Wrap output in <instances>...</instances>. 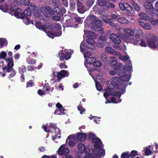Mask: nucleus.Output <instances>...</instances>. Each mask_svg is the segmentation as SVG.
<instances>
[{"label":"nucleus","mask_w":158,"mask_h":158,"mask_svg":"<svg viewBox=\"0 0 158 158\" xmlns=\"http://www.w3.org/2000/svg\"><path fill=\"white\" fill-rule=\"evenodd\" d=\"M128 65L124 66L122 70H121L117 73L119 77H112L111 80L113 83V87L109 86L110 89H112L115 87L116 89H119L121 90L120 92H114L112 93V95L117 98L120 102L121 99H120L121 95L126 91V88L127 86V82L128 81ZM109 86L110 85H109Z\"/></svg>","instance_id":"f257e3e1"},{"label":"nucleus","mask_w":158,"mask_h":158,"mask_svg":"<svg viewBox=\"0 0 158 158\" xmlns=\"http://www.w3.org/2000/svg\"><path fill=\"white\" fill-rule=\"evenodd\" d=\"M85 25L87 27H91L92 30L95 31H101L102 28V21L96 19L94 15H90L88 16L84 22Z\"/></svg>","instance_id":"f03ea898"},{"label":"nucleus","mask_w":158,"mask_h":158,"mask_svg":"<svg viewBox=\"0 0 158 158\" xmlns=\"http://www.w3.org/2000/svg\"><path fill=\"white\" fill-rule=\"evenodd\" d=\"M92 142L94 143V148L92 151V153L95 158H98L100 156H103L105 154L104 149H101L102 143L101 140L98 137L93 138Z\"/></svg>","instance_id":"7ed1b4c3"},{"label":"nucleus","mask_w":158,"mask_h":158,"mask_svg":"<svg viewBox=\"0 0 158 158\" xmlns=\"http://www.w3.org/2000/svg\"><path fill=\"white\" fill-rule=\"evenodd\" d=\"M129 40L135 45H137L141 40L139 31L129 29Z\"/></svg>","instance_id":"20e7f679"},{"label":"nucleus","mask_w":158,"mask_h":158,"mask_svg":"<svg viewBox=\"0 0 158 158\" xmlns=\"http://www.w3.org/2000/svg\"><path fill=\"white\" fill-rule=\"evenodd\" d=\"M54 9V15L52 16V19L54 20L59 21L61 19L60 17L66 12L65 10L64 7L61 9L58 7L55 8Z\"/></svg>","instance_id":"39448f33"},{"label":"nucleus","mask_w":158,"mask_h":158,"mask_svg":"<svg viewBox=\"0 0 158 158\" xmlns=\"http://www.w3.org/2000/svg\"><path fill=\"white\" fill-rule=\"evenodd\" d=\"M61 28V25L60 23H53L48 26V29L55 32L56 35L58 37L60 36L62 34Z\"/></svg>","instance_id":"423d86ee"},{"label":"nucleus","mask_w":158,"mask_h":158,"mask_svg":"<svg viewBox=\"0 0 158 158\" xmlns=\"http://www.w3.org/2000/svg\"><path fill=\"white\" fill-rule=\"evenodd\" d=\"M147 42L149 47L152 49L155 50L158 48V38L155 36H153L151 38H148Z\"/></svg>","instance_id":"0eeeda50"},{"label":"nucleus","mask_w":158,"mask_h":158,"mask_svg":"<svg viewBox=\"0 0 158 158\" xmlns=\"http://www.w3.org/2000/svg\"><path fill=\"white\" fill-rule=\"evenodd\" d=\"M86 42L89 44L91 45V47H89L88 48V46L86 45V44H81L80 46V50L82 52H85L86 50V48H89L92 50H93L94 49V47L93 46L92 44H94L95 43V41L94 40V39L90 38H88L87 39Z\"/></svg>","instance_id":"6e6552de"},{"label":"nucleus","mask_w":158,"mask_h":158,"mask_svg":"<svg viewBox=\"0 0 158 158\" xmlns=\"http://www.w3.org/2000/svg\"><path fill=\"white\" fill-rule=\"evenodd\" d=\"M40 10L43 14L46 17H49L53 14L54 10L49 6H42Z\"/></svg>","instance_id":"1a4fd4ad"},{"label":"nucleus","mask_w":158,"mask_h":158,"mask_svg":"<svg viewBox=\"0 0 158 158\" xmlns=\"http://www.w3.org/2000/svg\"><path fill=\"white\" fill-rule=\"evenodd\" d=\"M143 6L145 9L146 12L152 15H153L154 13H156V10L150 2H145L144 3Z\"/></svg>","instance_id":"9d476101"},{"label":"nucleus","mask_w":158,"mask_h":158,"mask_svg":"<svg viewBox=\"0 0 158 158\" xmlns=\"http://www.w3.org/2000/svg\"><path fill=\"white\" fill-rule=\"evenodd\" d=\"M53 74L55 77H57V81L60 82L63 77H68L69 73L65 70H62L60 72H54Z\"/></svg>","instance_id":"9b49d317"},{"label":"nucleus","mask_w":158,"mask_h":158,"mask_svg":"<svg viewBox=\"0 0 158 158\" xmlns=\"http://www.w3.org/2000/svg\"><path fill=\"white\" fill-rule=\"evenodd\" d=\"M58 56L60 60L61 61H64V60L69 59L71 57V54L67 50H62L61 52L58 53Z\"/></svg>","instance_id":"f8f14e48"},{"label":"nucleus","mask_w":158,"mask_h":158,"mask_svg":"<svg viewBox=\"0 0 158 158\" xmlns=\"http://www.w3.org/2000/svg\"><path fill=\"white\" fill-rule=\"evenodd\" d=\"M5 60L7 64V66H5L2 68L3 70H6V72H9L10 69L12 68L14 65V60L13 57H9L6 58Z\"/></svg>","instance_id":"ddd939ff"},{"label":"nucleus","mask_w":158,"mask_h":158,"mask_svg":"<svg viewBox=\"0 0 158 158\" xmlns=\"http://www.w3.org/2000/svg\"><path fill=\"white\" fill-rule=\"evenodd\" d=\"M69 152V149L65 148L64 144L61 145L57 151L59 155H64L65 156L67 155Z\"/></svg>","instance_id":"4468645a"},{"label":"nucleus","mask_w":158,"mask_h":158,"mask_svg":"<svg viewBox=\"0 0 158 158\" xmlns=\"http://www.w3.org/2000/svg\"><path fill=\"white\" fill-rule=\"evenodd\" d=\"M31 14V10L29 8L26 9L24 11L20 14V16H19V19H23L26 18L28 20V18H27L28 16H30Z\"/></svg>","instance_id":"2eb2a0df"},{"label":"nucleus","mask_w":158,"mask_h":158,"mask_svg":"<svg viewBox=\"0 0 158 158\" xmlns=\"http://www.w3.org/2000/svg\"><path fill=\"white\" fill-rule=\"evenodd\" d=\"M77 10L81 14H83L86 10V7L83 3L79 0L77 2Z\"/></svg>","instance_id":"dca6fc26"},{"label":"nucleus","mask_w":158,"mask_h":158,"mask_svg":"<svg viewBox=\"0 0 158 158\" xmlns=\"http://www.w3.org/2000/svg\"><path fill=\"white\" fill-rule=\"evenodd\" d=\"M109 37L113 43L117 44H119L121 40L119 36L114 33H111L109 35Z\"/></svg>","instance_id":"f3484780"},{"label":"nucleus","mask_w":158,"mask_h":158,"mask_svg":"<svg viewBox=\"0 0 158 158\" xmlns=\"http://www.w3.org/2000/svg\"><path fill=\"white\" fill-rule=\"evenodd\" d=\"M35 26L36 27L40 30H41L44 32L46 31L47 29H48L47 25H43L42 23L40 21L37 22L35 23Z\"/></svg>","instance_id":"a211bd4d"},{"label":"nucleus","mask_w":158,"mask_h":158,"mask_svg":"<svg viewBox=\"0 0 158 158\" xmlns=\"http://www.w3.org/2000/svg\"><path fill=\"white\" fill-rule=\"evenodd\" d=\"M92 59H93V60H95V59L94 57L88 58L87 61H88V63L89 64H93V66L97 67H99L101 66V65H102V64L100 61H93V60H92L91 61L90 60H91Z\"/></svg>","instance_id":"6ab92c4d"},{"label":"nucleus","mask_w":158,"mask_h":158,"mask_svg":"<svg viewBox=\"0 0 158 158\" xmlns=\"http://www.w3.org/2000/svg\"><path fill=\"white\" fill-rule=\"evenodd\" d=\"M105 51L106 52L112 54L114 55H119L120 53L114 50L112 48L110 47H106L105 49Z\"/></svg>","instance_id":"aec40b11"},{"label":"nucleus","mask_w":158,"mask_h":158,"mask_svg":"<svg viewBox=\"0 0 158 158\" xmlns=\"http://www.w3.org/2000/svg\"><path fill=\"white\" fill-rule=\"evenodd\" d=\"M112 58V57H108V55L106 53H102L100 56L101 60L105 63H107L110 59Z\"/></svg>","instance_id":"412c9836"},{"label":"nucleus","mask_w":158,"mask_h":158,"mask_svg":"<svg viewBox=\"0 0 158 158\" xmlns=\"http://www.w3.org/2000/svg\"><path fill=\"white\" fill-rule=\"evenodd\" d=\"M78 149L80 153L86 154L87 153L86 147L82 143H80L78 145Z\"/></svg>","instance_id":"4be33fe9"},{"label":"nucleus","mask_w":158,"mask_h":158,"mask_svg":"<svg viewBox=\"0 0 158 158\" xmlns=\"http://www.w3.org/2000/svg\"><path fill=\"white\" fill-rule=\"evenodd\" d=\"M76 139V137L75 136H73L71 135H70L68 136V137L66 142H67V141L69 140L70 139V140L68 143V144L70 147H73L74 146L76 143L73 140H74L75 139Z\"/></svg>","instance_id":"5701e85b"},{"label":"nucleus","mask_w":158,"mask_h":158,"mask_svg":"<svg viewBox=\"0 0 158 158\" xmlns=\"http://www.w3.org/2000/svg\"><path fill=\"white\" fill-rule=\"evenodd\" d=\"M77 139L80 141H84L86 139L87 136L85 134L78 132L77 134Z\"/></svg>","instance_id":"b1692460"},{"label":"nucleus","mask_w":158,"mask_h":158,"mask_svg":"<svg viewBox=\"0 0 158 158\" xmlns=\"http://www.w3.org/2000/svg\"><path fill=\"white\" fill-rule=\"evenodd\" d=\"M139 24L143 27L144 29L148 30H150L151 29L152 27L151 25L148 23L143 22L142 21H139Z\"/></svg>","instance_id":"393cba45"},{"label":"nucleus","mask_w":158,"mask_h":158,"mask_svg":"<svg viewBox=\"0 0 158 158\" xmlns=\"http://www.w3.org/2000/svg\"><path fill=\"white\" fill-rule=\"evenodd\" d=\"M11 10L14 12V16L19 18V17L20 16V14L22 11L21 9L20 8H17L16 9H14L12 8H11Z\"/></svg>","instance_id":"a878e982"},{"label":"nucleus","mask_w":158,"mask_h":158,"mask_svg":"<svg viewBox=\"0 0 158 158\" xmlns=\"http://www.w3.org/2000/svg\"><path fill=\"white\" fill-rule=\"evenodd\" d=\"M48 30L47 29V30L45 32L46 33L49 37L53 39L54 37L57 36L56 35V34L55 33V32H53L52 31L50 30V31H48Z\"/></svg>","instance_id":"bb28decb"},{"label":"nucleus","mask_w":158,"mask_h":158,"mask_svg":"<svg viewBox=\"0 0 158 158\" xmlns=\"http://www.w3.org/2000/svg\"><path fill=\"white\" fill-rule=\"evenodd\" d=\"M26 67L24 65H22L21 67L19 68V73H21V77H23V79L24 80V73L26 71Z\"/></svg>","instance_id":"cd10ccee"},{"label":"nucleus","mask_w":158,"mask_h":158,"mask_svg":"<svg viewBox=\"0 0 158 158\" xmlns=\"http://www.w3.org/2000/svg\"><path fill=\"white\" fill-rule=\"evenodd\" d=\"M129 3L136 10L139 11L140 10V6L133 0H129Z\"/></svg>","instance_id":"c85d7f7f"},{"label":"nucleus","mask_w":158,"mask_h":158,"mask_svg":"<svg viewBox=\"0 0 158 158\" xmlns=\"http://www.w3.org/2000/svg\"><path fill=\"white\" fill-rule=\"evenodd\" d=\"M75 0H70L69 1V5L70 7V10H71L73 11L75 9Z\"/></svg>","instance_id":"c756f323"},{"label":"nucleus","mask_w":158,"mask_h":158,"mask_svg":"<svg viewBox=\"0 0 158 158\" xmlns=\"http://www.w3.org/2000/svg\"><path fill=\"white\" fill-rule=\"evenodd\" d=\"M118 56V58L121 61H123L124 63H126V61L128 60V56H123L121 55L120 54Z\"/></svg>","instance_id":"7c9ffc66"},{"label":"nucleus","mask_w":158,"mask_h":158,"mask_svg":"<svg viewBox=\"0 0 158 158\" xmlns=\"http://www.w3.org/2000/svg\"><path fill=\"white\" fill-rule=\"evenodd\" d=\"M128 5V3H120L119 4V6L121 10L128 11V10L127 9L128 8L127 7H126V6Z\"/></svg>","instance_id":"2f4dec72"},{"label":"nucleus","mask_w":158,"mask_h":158,"mask_svg":"<svg viewBox=\"0 0 158 158\" xmlns=\"http://www.w3.org/2000/svg\"><path fill=\"white\" fill-rule=\"evenodd\" d=\"M148 38L147 40L146 39H141L140 40V43H139V44L142 47H146L148 46V43L146 42H147Z\"/></svg>","instance_id":"473e14b6"},{"label":"nucleus","mask_w":158,"mask_h":158,"mask_svg":"<svg viewBox=\"0 0 158 158\" xmlns=\"http://www.w3.org/2000/svg\"><path fill=\"white\" fill-rule=\"evenodd\" d=\"M8 73H10L9 74V76L8 77L9 79H10V78L14 77L15 76L16 74V72L15 70L13 68H11L10 69L9 72H7Z\"/></svg>","instance_id":"72a5a7b5"},{"label":"nucleus","mask_w":158,"mask_h":158,"mask_svg":"<svg viewBox=\"0 0 158 158\" xmlns=\"http://www.w3.org/2000/svg\"><path fill=\"white\" fill-rule=\"evenodd\" d=\"M140 17L142 19L147 20L149 19L148 15L145 13H141L139 14Z\"/></svg>","instance_id":"f704fd0d"},{"label":"nucleus","mask_w":158,"mask_h":158,"mask_svg":"<svg viewBox=\"0 0 158 158\" xmlns=\"http://www.w3.org/2000/svg\"><path fill=\"white\" fill-rule=\"evenodd\" d=\"M7 43V41L6 39L2 38H0V46H1V48H2L4 44L6 45Z\"/></svg>","instance_id":"c9c22d12"},{"label":"nucleus","mask_w":158,"mask_h":158,"mask_svg":"<svg viewBox=\"0 0 158 158\" xmlns=\"http://www.w3.org/2000/svg\"><path fill=\"white\" fill-rule=\"evenodd\" d=\"M107 2H108L107 0H98L97 3L99 6H103L106 5Z\"/></svg>","instance_id":"e433bc0d"},{"label":"nucleus","mask_w":158,"mask_h":158,"mask_svg":"<svg viewBox=\"0 0 158 158\" xmlns=\"http://www.w3.org/2000/svg\"><path fill=\"white\" fill-rule=\"evenodd\" d=\"M26 61L28 64H34L36 62V60H35L29 57L27 58Z\"/></svg>","instance_id":"4c0bfd02"},{"label":"nucleus","mask_w":158,"mask_h":158,"mask_svg":"<svg viewBox=\"0 0 158 158\" xmlns=\"http://www.w3.org/2000/svg\"><path fill=\"white\" fill-rule=\"evenodd\" d=\"M113 58L114 57H112V58L110 59L107 63V64H109L110 66H113V67L117 62V61L115 60H113Z\"/></svg>","instance_id":"58836bf2"},{"label":"nucleus","mask_w":158,"mask_h":158,"mask_svg":"<svg viewBox=\"0 0 158 158\" xmlns=\"http://www.w3.org/2000/svg\"><path fill=\"white\" fill-rule=\"evenodd\" d=\"M118 21L121 23L124 24H127L128 23V20L126 18L124 17L119 18Z\"/></svg>","instance_id":"ea45409f"},{"label":"nucleus","mask_w":158,"mask_h":158,"mask_svg":"<svg viewBox=\"0 0 158 158\" xmlns=\"http://www.w3.org/2000/svg\"><path fill=\"white\" fill-rule=\"evenodd\" d=\"M94 1L95 0H87L86 2V6L89 8L91 7L94 3Z\"/></svg>","instance_id":"a19ab883"},{"label":"nucleus","mask_w":158,"mask_h":158,"mask_svg":"<svg viewBox=\"0 0 158 158\" xmlns=\"http://www.w3.org/2000/svg\"><path fill=\"white\" fill-rule=\"evenodd\" d=\"M138 154V152L135 150H132L129 154V158H133L135 157Z\"/></svg>","instance_id":"79ce46f5"},{"label":"nucleus","mask_w":158,"mask_h":158,"mask_svg":"<svg viewBox=\"0 0 158 158\" xmlns=\"http://www.w3.org/2000/svg\"><path fill=\"white\" fill-rule=\"evenodd\" d=\"M30 10H31V11H32L33 13L35 11H36L39 9V7L37 5H34L33 4L30 5Z\"/></svg>","instance_id":"37998d69"},{"label":"nucleus","mask_w":158,"mask_h":158,"mask_svg":"<svg viewBox=\"0 0 158 158\" xmlns=\"http://www.w3.org/2000/svg\"><path fill=\"white\" fill-rule=\"evenodd\" d=\"M149 21L151 22L152 26L154 27L157 25L158 24V19L155 20L153 18H150L149 19Z\"/></svg>","instance_id":"c03bdc74"},{"label":"nucleus","mask_w":158,"mask_h":158,"mask_svg":"<svg viewBox=\"0 0 158 158\" xmlns=\"http://www.w3.org/2000/svg\"><path fill=\"white\" fill-rule=\"evenodd\" d=\"M6 52L4 51H2L0 53V59H4V60L6 58Z\"/></svg>","instance_id":"a18cd8bd"},{"label":"nucleus","mask_w":158,"mask_h":158,"mask_svg":"<svg viewBox=\"0 0 158 158\" xmlns=\"http://www.w3.org/2000/svg\"><path fill=\"white\" fill-rule=\"evenodd\" d=\"M119 36L120 38H121L124 41H127L128 36L124 34L123 33H121L119 35Z\"/></svg>","instance_id":"49530a36"},{"label":"nucleus","mask_w":158,"mask_h":158,"mask_svg":"<svg viewBox=\"0 0 158 158\" xmlns=\"http://www.w3.org/2000/svg\"><path fill=\"white\" fill-rule=\"evenodd\" d=\"M122 66V63L117 62V63L113 66V68L114 70H117L120 69Z\"/></svg>","instance_id":"de8ad7c7"},{"label":"nucleus","mask_w":158,"mask_h":158,"mask_svg":"<svg viewBox=\"0 0 158 158\" xmlns=\"http://www.w3.org/2000/svg\"><path fill=\"white\" fill-rule=\"evenodd\" d=\"M133 10V8L129 4V19L133 20V18L132 17L133 15V13H131V12Z\"/></svg>","instance_id":"09e8293b"},{"label":"nucleus","mask_w":158,"mask_h":158,"mask_svg":"<svg viewBox=\"0 0 158 158\" xmlns=\"http://www.w3.org/2000/svg\"><path fill=\"white\" fill-rule=\"evenodd\" d=\"M33 14L35 17L36 18L40 17V16L41 13L39 8L36 11L33 12Z\"/></svg>","instance_id":"8fccbe9b"},{"label":"nucleus","mask_w":158,"mask_h":158,"mask_svg":"<svg viewBox=\"0 0 158 158\" xmlns=\"http://www.w3.org/2000/svg\"><path fill=\"white\" fill-rule=\"evenodd\" d=\"M127 64L128 65V63H126L125 65H123L122 69H121L119 70L117 72H116V71H115L114 70H110L109 71V73L110 74H111L112 75H115L116 73H117V74L118 75V74H117L118 72L121 70H122L124 68V66H125V65H127Z\"/></svg>","instance_id":"3c124183"},{"label":"nucleus","mask_w":158,"mask_h":158,"mask_svg":"<svg viewBox=\"0 0 158 158\" xmlns=\"http://www.w3.org/2000/svg\"><path fill=\"white\" fill-rule=\"evenodd\" d=\"M102 21L105 23H109L112 20V19H108L105 16H103L102 17Z\"/></svg>","instance_id":"603ef678"},{"label":"nucleus","mask_w":158,"mask_h":158,"mask_svg":"<svg viewBox=\"0 0 158 158\" xmlns=\"http://www.w3.org/2000/svg\"><path fill=\"white\" fill-rule=\"evenodd\" d=\"M102 21L105 23H109L112 20V19H108L105 16H103L102 17Z\"/></svg>","instance_id":"864d4df0"},{"label":"nucleus","mask_w":158,"mask_h":158,"mask_svg":"<svg viewBox=\"0 0 158 158\" xmlns=\"http://www.w3.org/2000/svg\"><path fill=\"white\" fill-rule=\"evenodd\" d=\"M77 108L81 114H82L83 112H85V108H84L82 106L80 105L77 106Z\"/></svg>","instance_id":"5fc2aeb1"},{"label":"nucleus","mask_w":158,"mask_h":158,"mask_svg":"<svg viewBox=\"0 0 158 158\" xmlns=\"http://www.w3.org/2000/svg\"><path fill=\"white\" fill-rule=\"evenodd\" d=\"M96 35H95V33L94 32H91L89 35L88 38L93 39H95L96 38Z\"/></svg>","instance_id":"6e6d98bb"},{"label":"nucleus","mask_w":158,"mask_h":158,"mask_svg":"<svg viewBox=\"0 0 158 158\" xmlns=\"http://www.w3.org/2000/svg\"><path fill=\"white\" fill-rule=\"evenodd\" d=\"M105 6L107 8H114V6L111 3L107 2L106 5Z\"/></svg>","instance_id":"4d7b16f0"},{"label":"nucleus","mask_w":158,"mask_h":158,"mask_svg":"<svg viewBox=\"0 0 158 158\" xmlns=\"http://www.w3.org/2000/svg\"><path fill=\"white\" fill-rule=\"evenodd\" d=\"M104 44L105 43L103 42L98 41V42L97 43L96 45L98 47L102 48L104 47Z\"/></svg>","instance_id":"13d9d810"},{"label":"nucleus","mask_w":158,"mask_h":158,"mask_svg":"<svg viewBox=\"0 0 158 158\" xmlns=\"http://www.w3.org/2000/svg\"><path fill=\"white\" fill-rule=\"evenodd\" d=\"M106 38L105 36H101L99 37L98 41L103 42L104 43H105V42L106 40Z\"/></svg>","instance_id":"bf43d9fd"},{"label":"nucleus","mask_w":158,"mask_h":158,"mask_svg":"<svg viewBox=\"0 0 158 158\" xmlns=\"http://www.w3.org/2000/svg\"><path fill=\"white\" fill-rule=\"evenodd\" d=\"M145 153L146 155L148 156L151 154L152 152L150 149L147 148L145 149Z\"/></svg>","instance_id":"052dcab7"},{"label":"nucleus","mask_w":158,"mask_h":158,"mask_svg":"<svg viewBox=\"0 0 158 158\" xmlns=\"http://www.w3.org/2000/svg\"><path fill=\"white\" fill-rule=\"evenodd\" d=\"M21 3L24 5H28L29 2V0H20Z\"/></svg>","instance_id":"680f3d73"},{"label":"nucleus","mask_w":158,"mask_h":158,"mask_svg":"<svg viewBox=\"0 0 158 158\" xmlns=\"http://www.w3.org/2000/svg\"><path fill=\"white\" fill-rule=\"evenodd\" d=\"M121 157V158H128V152L123 153Z\"/></svg>","instance_id":"e2e57ef3"},{"label":"nucleus","mask_w":158,"mask_h":158,"mask_svg":"<svg viewBox=\"0 0 158 158\" xmlns=\"http://www.w3.org/2000/svg\"><path fill=\"white\" fill-rule=\"evenodd\" d=\"M33 83L32 81L31 80H30L27 83L26 87L28 88L29 87H31L33 86Z\"/></svg>","instance_id":"0e129e2a"},{"label":"nucleus","mask_w":158,"mask_h":158,"mask_svg":"<svg viewBox=\"0 0 158 158\" xmlns=\"http://www.w3.org/2000/svg\"><path fill=\"white\" fill-rule=\"evenodd\" d=\"M96 87L97 90L99 91H101L102 89L101 85L99 83H96Z\"/></svg>","instance_id":"69168bd1"},{"label":"nucleus","mask_w":158,"mask_h":158,"mask_svg":"<svg viewBox=\"0 0 158 158\" xmlns=\"http://www.w3.org/2000/svg\"><path fill=\"white\" fill-rule=\"evenodd\" d=\"M65 62H64L63 63H60L59 64V67L61 69H66L67 68V66L64 63H65Z\"/></svg>","instance_id":"338daca9"},{"label":"nucleus","mask_w":158,"mask_h":158,"mask_svg":"<svg viewBox=\"0 0 158 158\" xmlns=\"http://www.w3.org/2000/svg\"><path fill=\"white\" fill-rule=\"evenodd\" d=\"M108 88H109L108 87ZM110 89L109 88L106 89H105V92L103 94L104 96L105 97H108L110 95V94L108 93V92H107L108 91V89Z\"/></svg>","instance_id":"774afa93"}]
</instances>
